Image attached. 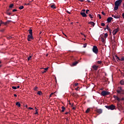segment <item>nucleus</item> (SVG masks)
<instances>
[{
    "instance_id": "nucleus-4",
    "label": "nucleus",
    "mask_w": 124,
    "mask_h": 124,
    "mask_svg": "<svg viewBox=\"0 0 124 124\" xmlns=\"http://www.w3.org/2000/svg\"><path fill=\"white\" fill-rule=\"evenodd\" d=\"M116 92L118 93H120L121 94H124V90H123L122 87H118Z\"/></svg>"
},
{
    "instance_id": "nucleus-2",
    "label": "nucleus",
    "mask_w": 124,
    "mask_h": 124,
    "mask_svg": "<svg viewBox=\"0 0 124 124\" xmlns=\"http://www.w3.org/2000/svg\"><path fill=\"white\" fill-rule=\"evenodd\" d=\"M105 107L108 110H115V109H116V106L114 105H111L110 106H105Z\"/></svg>"
},
{
    "instance_id": "nucleus-9",
    "label": "nucleus",
    "mask_w": 124,
    "mask_h": 124,
    "mask_svg": "<svg viewBox=\"0 0 124 124\" xmlns=\"http://www.w3.org/2000/svg\"><path fill=\"white\" fill-rule=\"evenodd\" d=\"M96 113H98V114H102V109H96Z\"/></svg>"
},
{
    "instance_id": "nucleus-23",
    "label": "nucleus",
    "mask_w": 124,
    "mask_h": 124,
    "mask_svg": "<svg viewBox=\"0 0 124 124\" xmlns=\"http://www.w3.org/2000/svg\"><path fill=\"white\" fill-rule=\"evenodd\" d=\"M13 6H14V4H11L9 6V8H12L13 7Z\"/></svg>"
},
{
    "instance_id": "nucleus-45",
    "label": "nucleus",
    "mask_w": 124,
    "mask_h": 124,
    "mask_svg": "<svg viewBox=\"0 0 124 124\" xmlns=\"http://www.w3.org/2000/svg\"><path fill=\"white\" fill-rule=\"evenodd\" d=\"M78 85H79V83H75V86L76 87H77V86H78Z\"/></svg>"
},
{
    "instance_id": "nucleus-52",
    "label": "nucleus",
    "mask_w": 124,
    "mask_h": 124,
    "mask_svg": "<svg viewBox=\"0 0 124 124\" xmlns=\"http://www.w3.org/2000/svg\"><path fill=\"white\" fill-rule=\"evenodd\" d=\"M73 110H75L76 109V107H74L72 108Z\"/></svg>"
},
{
    "instance_id": "nucleus-8",
    "label": "nucleus",
    "mask_w": 124,
    "mask_h": 124,
    "mask_svg": "<svg viewBox=\"0 0 124 124\" xmlns=\"http://www.w3.org/2000/svg\"><path fill=\"white\" fill-rule=\"evenodd\" d=\"M93 69L95 70V71H96L97 69H98V66H96V65H93L92 66Z\"/></svg>"
},
{
    "instance_id": "nucleus-36",
    "label": "nucleus",
    "mask_w": 124,
    "mask_h": 124,
    "mask_svg": "<svg viewBox=\"0 0 124 124\" xmlns=\"http://www.w3.org/2000/svg\"><path fill=\"white\" fill-rule=\"evenodd\" d=\"M89 12H90V10H87L86 11V14H89Z\"/></svg>"
},
{
    "instance_id": "nucleus-38",
    "label": "nucleus",
    "mask_w": 124,
    "mask_h": 124,
    "mask_svg": "<svg viewBox=\"0 0 124 124\" xmlns=\"http://www.w3.org/2000/svg\"><path fill=\"white\" fill-rule=\"evenodd\" d=\"M7 39H11V38H12V37L11 36H8L7 37Z\"/></svg>"
},
{
    "instance_id": "nucleus-49",
    "label": "nucleus",
    "mask_w": 124,
    "mask_h": 124,
    "mask_svg": "<svg viewBox=\"0 0 124 124\" xmlns=\"http://www.w3.org/2000/svg\"><path fill=\"white\" fill-rule=\"evenodd\" d=\"M16 11H17V9H13V12H15Z\"/></svg>"
},
{
    "instance_id": "nucleus-26",
    "label": "nucleus",
    "mask_w": 124,
    "mask_h": 124,
    "mask_svg": "<svg viewBox=\"0 0 124 124\" xmlns=\"http://www.w3.org/2000/svg\"><path fill=\"white\" fill-rule=\"evenodd\" d=\"M101 41L103 42V43H104L105 42V40L104 39V38H102Z\"/></svg>"
},
{
    "instance_id": "nucleus-64",
    "label": "nucleus",
    "mask_w": 124,
    "mask_h": 124,
    "mask_svg": "<svg viewBox=\"0 0 124 124\" xmlns=\"http://www.w3.org/2000/svg\"><path fill=\"white\" fill-rule=\"evenodd\" d=\"M87 1H88V2H91V1L90 0H87Z\"/></svg>"
},
{
    "instance_id": "nucleus-18",
    "label": "nucleus",
    "mask_w": 124,
    "mask_h": 124,
    "mask_svg": "<svg viewBox=\"0 0 124 124\" xmlns=\"http://www.w3.org/2000/svg\"><path fill=\"white\" fill-rule=\"evenodd\" d=\"M16 106H17L18 107H21V104H20V103L19 102H17L16 104Z\"/></svg>"
},
{
    "instance_id": "nucleus-21",
    "label": "nucleus",
    "mask_w": 124,
    "mask_h": 124,
    "mask_svg": "<svg viewBox=\"0 0 124 124\" xmlns=\"http://www.w3.org/2000/svg\"><path fill=\"white\" fill-rule=\"evenodd\" d=\"M120 84L122 85H124V81L123 80H121Z\"/></svg>"
},
{
    "instance_id": "nucleus-50",
    "label": "nucleus",
    "mask_w": 124,
    "mask_h": 124,
    "mask_svg": "<svg viewBox=\"0 0 124 124\" xmlns=\"http://www.w3.org/2000/svg\"><path fill=\"white\" fill-rule=\"evenodd\" d=\"M0 31L3 32V31H4V29H2V30H0Z\"/></svg>"
},
{
    "instance_id": "nucleus-33",
    "label": "nucleus",
    "mask_w": 124,
    "mask_h": 124,
    "mask_svg": "<svg viewBox=\"0 0 124 124\" xmlns=\"http://www.w3.org/2000/svg\"><path fill=\"white\" fill-rule=\"evenodd\" d=\"M110 28H109V27H108V25L107 26L106 28L105 29V30H108Z\"/></svg>"
},
{
    "instance_id": "nucleus-11",
    "label": "nucleus",
    "mask_w": 124,
    "mask_h": 124,
    "mask_svg": "<svg viewBox=\"0 0 124 124\" xmlns=\"http://www.w3.org/2000/svg\"><path fill=\"white\" fill-rule=\"evenodd\" d=\"M72 95L75 98H77V97H78V94H77V93H73L72 94Z\"/></svg>"
},
{
    "instance_id": "nucleus-63",
    "label": "nucleus",
    "mask_w": 124,
    "mask_h": 124,
    "mask_svg": "<svg viewBox=\"0 0 124 124\" xmlns=\"http://www.w3.org/2000/svg\"><path fill=\"white\" fill-rule=\"evenodd\" d=\"M79 1H81V2H83L84 1V0H78Z\"/></svg>"
},
{
    "instance_id": "nucleus-6",
    "label": "nucleus",
    "mask_w": 124,
    "mask_h": 124,
    "mask_svg": "<svg viewBox=\"0 0 124 124\" xmlns=\"http://www.w3.org/2000/svg\"><path fill=\"white\" fill-rule=\"evenodd\" d=\"M93 51L94 54H98V48L96 46H94L93 48Z\"/></svg>"
},
{
    "instance_id": "nucleus-16",
    "label": "nucleus",
    "mask_w": 124,
    "mask_h": 124,
    "mask_svg": "<svg viewBox=\"0 0 124 124\" xmlns=\"http://www.w3.org/2000/svg\"><path fill=\"white\" fill-rule=\"evenodd\" d=\"M78 62H79L78 61H76V62H73V66H75L77 65V64H78Z\"/></svg>"
},
{
    "instance_id": "nucleus-27",
    "label": "nucleus",
    "mask_w": 124,
    "mask_h": 124,
    "mask_svg": "<svg viewBox=\"0 0 124 124\" xmlns=\"http://www.w3.org/2000/svg\"><path fill=\"white\" fill-rule=\"evenodd\" d=\"M42 68V69H44L45 71H46V72H47V71L48 70V69H49L48 67L45 68Z\"/></svg>"
},
{
    "instance_id": "nucleus-55",
    "label": "nucleus",
    "mask_w": 124,
    "mask_h": 124,
    "mask_svg": "<svg viewBox=\"0 0 124 124\" xmlns=\"http://www.w3.org/2000/svg\"><path fill=\"white\" fill-rule=\"evenodd\" d=\"M29 109L30 110H33V108H29Z\"/></svg>"
},
{
    "instance_id": "nucleus-28",
    "label": "nucleus",
    "mask_w": 124,
    "mask_h": 124,
    "mask_svg": "<svg viewBox=\"0 0 124 124\" xmlns=\"http://www.w3.org/2000/svg\"><path fill=\"white\" fill-rule=\"evenodd\" d=\"M31 59V56H29V57H28V61H30Z\"/></svg>"
},
{
    "instance_id": "nucleus-31",
    "label": "nucleus",
    "mask_w": 124,
    "mask_h": 124,
    "mask_svg": "<svg viewBox=\"0 0 124 124\" xmlns=\"http://www.w3.org/2000/svg\"><path fill=\"white\" fill-rule=\"evenodd\" d=\"M12 89H13V90H17V87L16 86H12Z\"/></svg>"
},
{
    "instance_id": "nucleus-20",
    "label": "nucleus",
    "mask_w": 124,
    "mask_h": 124,
    "mask_svg": "<svg viewBox=\"0 0 124 124\" xmlns=\"http://www.w3.org/2000/svg\"><path fill=\"white\" fill-rule=\"evenodd\" d=\"M37 94H39V95H41L42 94V92L41 91H38L37 93Z\"/></svg>"
},
{
    "instance_id": "nucleus-3",
    "label": "nucleus",
    "mask_w": 124,
    "mask_h": 124,
    "mask_svg": "<svg viewBox=\"0 0 124 124\" xmlns=\"http://www.w3.org/2000/svg\"><path fill=\"white\" fill-rule=\"evenodd\" d=\"M28 31H29L30 33V34L28 35V38L33 40V36H32V30L30 29Z\"/></svg>"
},
{
    "instance_id": "nucleus-60",
    "label": "nucleus",
    "mask_w": 124,
    "mask_h": 124,
    "mask_svg": "<svg viewBox=\"0 0 124 124\" xmlns=\"http://www.w3.org/2000/svg\"><path fill=\"white\" fill-rule=\"evenodd\" d=\"M79 89V87H78V88H75V90H76V91H78V89Z\"/></svg>"
},
{
    "instance_id": "nucleus-25",
    "label": "nucleus",
    "mask_w": 124,
    "mask_h": 124,
    "mask_svg": "<svg viewBox=\"0 0 124 124\" xmlns=\"http://www.w3.org/2000/svg\"><path fill=\"white\" fill-rule=\"evenodd\" d=\"M116 100H118L119 101V102H120V101H121V99L120 98H119V97H117L116 99Z\"/></svg>"
},
{
    "instance_id": "nucleus-30",
    "label": "nucleus",
    "mask_w": 124,
    "mask_h": 124,
    "mask_svg": "<svg viewBox=\"0 0 124 124\" xmlns=\"http://www.w3.org/2000/svg\"><path fill=\"white\" fill-rule=\"evenodd\" d=\"M89 16L90 18H91V19H93V16L92 15L89 14Z\"/></svg>"
},
{
    "instance_id": "nucleus-29",
    "label": "nucleus",
    "mask_w": 124,
    "mask_h": 124,
    "mask_svg": "<svg viewBox=\"0 0 124 124\" xmlns=\"http://www.w3.org/2000/svg\"><path fill=\"white\" fill-rule=\"evenodd\" d=\"M108 31L109 32L110 34H112V30L110 29H108Z\"/></svg>"
},
{
    "instance_id": "nucleus-47",
    "label": "nucleus",
    "mask_w": 124,
    "mask_h": 124,
    "mask_svg": "<svg viewBox=\"0 0 124 124\" xmlns=\"http://www.w3.org/2000/svg\"><path fill=\"white\" fill-rule=\"evenodd\" d=\"M86 47H87V44H85L83 46L84 48H86Z\"/></svg>"
},
{
    "instance_id": "nucleus-61",
    "label": "nucleus",
    "mask_w": 124,
    "mask_h": 124,
    "mask_svg": "<svg viewBox=\"0 0 124 124\" xmlns=\"http://www.w3.org/2000/svg\"><path fill=\"white\" fill-rule=\"evenodd\" d=\"M67 13H68V14H71V13L70 12H69L68 11H67Z\"/></svg>"
},
{
    "instance_id": "nucleus-14",
    "label": "nucleus",
    "mask_w": 124,
    "mask_h": 124,
    "mask_svg": "<svg viewBox=\"0 0 124 124\" xmlns=\"http://www.w3.org/2000/svg\"><path fill=\"white\" fill-rule=\"evenodd\" d=\"M112 17H113L115 19H119V18H120V16H114V15H112Z\"/></svg>"
},
{
    "instance_id": "nucleus-58",
    "label": "nucleus",
    "mask_w": 124,
    "mask_h": 124,
    "mask_svg": "<svg viewBox=\"0 0 124 124\" xmlns=\"http://www.w3.org/2000/svg\"><path fill=\"white\" fill-rule=\"evenodd\" d=\"M27 40H28V41H31V39L28 38Z\"/></svg>"
},
{
    "instance_id": "nucleus-37",
    "label": "nucleus",
    "mask_w": 124,
    "mask_h": 124,
    "mask_svg": "<svg viewBox=\"0 0 124 124\" xmlns=\"http://www.w3.org/2000/svg\"><path fill=\"white\" fill-rule=\"evenodd\" d=\"M38 109L36 110V112L35 113V115H38V111H37Z\"/></svg>"
},
{
    "instance_id": "nucleus-51",
    "label": "nucleus",
    "mask_w": 124,
    "mask_h": 124,
    "mask_svg": "<svg viewBox=\"0 0 124 124\" xmlns=\"http://www.w3.org/2000/svg\"><path fill=\"white\" fill-rule=\"evenodd\" d=\"M117 97H118V96H116V95H114V96H113L114 98H115V99H116V98H117Z\"/></svg>"
},
{
    "instance_id": "nucleus-15",
    "label": "nucleus",
    "mask_w": 124,
    "mask_h": 124,
    "mask_svg": "<svg viewBox=\"0 0 124 124\" xmlns=\"http://www.w3.org/2000/svg\"><path fill=\"white\" fill-rule=\"evenodd\" d=\"M51 8H52V9H56V5L55 4H53L50 6Z\"/></svg>"
},
{
    "instance_id": "nucleus-54",
    "label": "nucleus",
    "mask_w": 124,
    "mask_h": 124,
    "mask_svg": "<svg viewBox=\"0 0 124 124\" xmlns=\"http://www.w3.org/2000/svg\"><path fill=\"white\" fill-rule=\"evenodd\" d=\"M86 11V10L83 9L81 11V12H85Z\"/></svg>"
},
{
    "instance_id": "nucleus-1",
    "label": "nucleus",
    "mask_w": 124,
    "mask_h": 124,
    "mask_svg": "<svg viewBox=\"0 0 124 124\" xmlns=\"http://www.w3.org/2000/svg\"><path fill=\"white\" fill-rule=\"evenodd\" d=\"M122 2H123V0H117L115 2L114 11H117L119 9V6L122 4Z\"/></svg>"
},
{
    "instance_id": "nucleus-43",
    "label": "nucleus",
    "mask_w": 124,
    "mask_h": 124,
    "mask_svg": "<svg viewBox=\"0 0 124 124\" xmlns=\"http://www.w3.org/2000/svg\"><path fill=\"white\" fill-rule=\"evenodd\" d=\"M46 72H47L46 71H45V70H44L43 72H42V73L43 74H44V73H46Z\"/></svg>"
},
{
    "instance_id": "nucleus-12",
    "label": "nucleus",
    "mask_w": 124,
    "mask_h": 124,
    "mask_svg": "<svg viewBox=\"0 0 124 124\" xmlns=\"http://www.w3.org/2000/svg\"><path fill=\"white\" fill-rule=\"evenodd\" d=\"M88 24H91V25L92 26V28H93L94 27V25H95V23L93 21H90L88 22Z\"/></svg>"
},
{
    "instance_id": "nucleus-32",
    "label": "nucleus",
    "mask_w": 124,
    "mask_h": 124,
    "mask_svg": "<svg viewBox=\"0 0 124 124\" xmlns=\"http://www.w3.org/2000/svg\"><path fill=\"white\" fill-rule=\"evenodd\" d=\"M97 63H98V64H100V63H101V62H101V61H97Z\"/></svg>"
},
{
    "instance_id": "nucleus-42",
    "label": "nucleus",
    "mask_w": 124,
    "mask_h": 124,
    "mask_svg": "<svg viewBox=\"0 0 124 124\" xmlns=\"http://www.w3.org/2000/svg\"><path fill=\"white\" fill-rule=\"evenodd\" d=\"M115 57H116V58L117 59V60H118L119 61H120V57H118V56L116 55Z\"/></svg>"
},
{
    "instance_id": "nucleus-7",
    "label": "nucleus",
    "mask_w": 124,
    "mask_h": 124,
    "mask_svg": "<svg viewBox=\"0 0 124 124\" xmlns=\"http://www.w3.org/2000/svg\"><path fill=\"white\" fill-rule=\"evenodd\" d=\"M118 31H119V28H117V29H115V30L112 31L113 35H116V34H117V32H118Z\"/></svg>"
},
{
    "instance_id": "nucleus-41",
    "label": "nucleus",
    "mask_w": 124,
    "mask_h": 124,
    "mask_svg": "<svg viewBox=\"0 0 124 124\" xmlns=\"http://www.w3.org/2000/svg\"><path fill=\"white\" fill-rule=\"evenodd\" d=\"M108 36V34H107V33L105 34V37H106V38Z\"/></svg>"
},
{
    "instance_id": "nucleus-48",
    "label": "nucleus",
    "mask_w": 124,
    "mask_h": 124,
    "mask_svg": "<svg viewBox=\"0 0 124 124\" xmlns=\"http://www.w3.org/2000/svg\"><path fill=\"white\" fill-rule=\"evenodd\" d=\"M54 94V93H51L50 95H49V97H51V96Z\"/></svg>"
},
{
    "instance_id": "nucleus-62",
    "label": "nucleus",
    "mask_w": 124,
    "mask_h": 124,
    "mask_svg": "<svg viewBox=\"0 0 124 124\" xmlns=\"http://www.w3.org/2000/svg\"><path fill=\"white\" fill-rule=\"evenodd\" d=\"M122 17H123V18L124 19V13L122 14Z\"/></svg>"
},
{
    "instance_id": "nucleus-5",
    "label": "nucleus",
    "mask_w": 124,
    "mask_h": 124,
    "mask_svg": "<svg viewBox=\"0 0 124 124\" xmlns=\"http://www.w3.org/2000/svg\"><path fill=\"white\" fill-rule=\"evenodd\" d=\"M110 94V92L103 91L101 93V95H102L103 96H106V95H109Z\"/></svg>"
},
{
    "instance_id": "nucleus-56",
    "label": "nucleus",
    "mask_w": 124,
    "mask_h": 124,
    "mask_svg": "<svg viewBox=\"0 0 124 124\" xmlns=\"http://www.w3.org/2000/svg\"><path fill=\"white\" fill-rule=\"evenodd\" d=\"M67 114H69V112H66L65 113V115H67Z\"/></svg>"
},
{
    "instance_id": "nucleus-10",
    "label": "nucleus",
    "mask_w": 124,
    "mask_h": 124,
    "mask_svg": "<svg viewBox=\"0 0 124 124\" xmlns=\"http://www.w3.org/2000/svg\"><path fill=\"white\" fill-rule=\"evenodd\" d=\"M80 15H81V16H82V17H88V16H87V14H86L85 12H81L80 13Z\"/></svg>"
},
{
    "instance_id": "nucleus-17",
    "label": "nucleus",
    "mask_w": 124,
    "mask_h": 124,
    "mask_svg": "<svg viewBox=\"0 0 124 124\" xmlns=\"http://www.w3.org/2000/svg\"><path fill=\"white\" fill-rule=\"evenodd\" d=\"M11 22V20H8L6 22L4 23V25L6 26V25H8L9 23Z\"/></svg>"
},
{
    "instance_id": "nucleus-35",
    "label": "nucleus",
    "mask_w": 124,
    "mask_h": 124,
    "mask_svg": "<svg viewBox=\"0 0 124 124\" xmlns=\"http://www.w3.org/2000/svg\"><path fill=\"white\" fill-rule=\"evenodd\" d=\"M98 17H99V19H101V16L100 14L97 15Z\"/></svg>"
},
{
    "instance_id": "nucleus-57",
    "label": "nucleus",
    "mask_w": 124,
    "mask_h": 124,
    "mask_svg": "<svg viewBox=\"0 0 124 124\" xmlns=\"http://www.w3.org/2000/svg\"><path fill=\"white\" fill-rule=\"evenodd\" d=\"M102 14L103 15H105V13H104V12H102Z\"/></svg>"
},
{
    "instance_id": "nucleus-40",
    "label": "nucleus",
    "mask_w": 124,
    "mask_h": 124,
    "mask_svg": "<svg viewBox=\"0 0 124 124\" xmlns=\"http://www.w3.org/2000/svg\"><path fill=\"white\" fill-rule=\"evenodd\" d=\"M101 26H102V27H104V26H105V23H101Z\"/></svg>"
},
{
    "instance_id": "nucleus-53",
    "label": "nucleus",
    "mask_w": 124,
    "mask_h": 124,
    "mask_svg": "<svg viewBox=\"0 0 124 124\" xmlns=\"http://www.w3.org/2000/svg\"><path fill=\"white\" fill-rule=\"evenodd\" d=\"M121 99V100H122V101H124V98L123 97V98H121V99Z\"/></svg>"
},
{
    "instance_id": "nucleus-34",
    "label": "nucleus",
    "mask_w": 124,
    "mask_h": 124,
    "mask_svg": "<svg viewBox=\"0 0 124 124\" xmlns=\"http://www.w3.org/2000/svg\"><path fill=\"white\" fill-rule=\"evenodd\" d=\"M119 61H124V57H122Z\"/></svg>"
},
{
    "instance_id": "nucleus-46",
    "label": "nucleus",
    "mask_w": 124,
    "mask_h": 124,
    "mask_svg": "<svg viewBox=\"0 0 124 124\" xmlns=\"http://www.w3.org/2000/svg\"><path fill=\"white\" fill-rule=\"evenodd\" d=\"M38 89V87H35V88H34V91H37V89Z\"/></svg>"
},
{
    "instance_id": "nucleus-19",
    "label": "nucleus",
    "mask_w": 124,
    "mask_h": 124,
    "mask_svg": "<svg viewBox=\"0 0 124 124\" xmlns=\"http://www.w3.org/2000/svg\"><path fill=\"white\" fill-rule=\"evenodd\" d=\"M62 110H61V112H64V110H65V108L63 106L62 107Z\"/></svg>"
},
{
    "instance_id": "nucleus-44",
    "label": "nucleus",
    "mask_w": 124,
    "mask_h": 124,
    "mask_svg": "<svg viewBox=\"0 0 124 124\" xmlns=\"http://www.w3.org/2000/svg\"><path fill=\"white\" fill-rule=\"evenodd\" d=\"M0 25H1V24H4V22H3L2 21L0 20Z\"/></svg>"
},
{
    "instance_id": "nucleus-39",
    "label": "nucleus",
    "mask_w": 124,
    "mask_h": 124,
    "mask_svg": "<svg viewBox=\"0 0 124 124\" xmlns=\"http://www.w3.org/2000/svg\"><path fill=\"white\" fill-rule=\"evenodd\" d=\"M6 14H7V15H9V16H10V15H11V13H8V12H6Z\"/></svg>"
},
{
    "instance_id": "nucleus-22",
    "label": "nucleus",
    "mask_w": 124,
    "mask_h": 124,
    "mask_svg": "<svg viewBox=\"0 0 124 124\" xmlns=\"http://www.w3.org/2000/svg\"><path fill=\"white\" fill-rule=\"evenodd\" d=\"M24 8V6H20L19 7V9H20V10H22V9H23Z\"/></svg>"
},
{
    "instance_id": "nucleus-59",
    "label": "nucleus",
    "mask_w": 124,
    "mask_h": 124,
    "mask_svg": "<svg viewBox=\"0 0 124 124\" xmlns=\"http://www.w3.org/2000/svg\"><path fill=\"white\" fill-rule=\"evenodd\" d=\"M14 96L15 97H17V94H14Z\"/></svg>"
},
{
    "instance_id": "nucleus-13",
    "label": "nucleus",
    "mask_w": 124,
    "mask_h": 124,
    "mask_svg": "<svg viewBox=\"0 0 124 124\" xmlns=\"http://www.w3.org/2000/svg\"><path fill=\"white\" fill-rule=\"evenodd\" d=\"M113 20V18L112 17H109L107 19V21L108 23H111V21Z\"/></svg>"
},
{
    "instance_id": "nucleus-24",
    "label": "nucleus",
    "mask_w": 124,
    "mask_h": 124,
    "mask_svg": "<svg viewBox=\"0 0 124 124\" xmlns=\"http://www.w3.org/2000/svg\"><path fill=\"white\" fill-rule=\"evenodd\" d=\"M91 110V109L90 108H87V109L86 110V113H89L90 111Z\"/></svg>"
}]
</instances>
